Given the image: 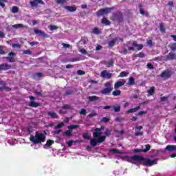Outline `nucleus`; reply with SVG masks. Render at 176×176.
I'll use <instances>...</instances> for the list:
<instances>
[{"instance_id":"obj_44","label":"nucleus","mask_w":176,"mask_h":176,"mask_svg":"<svg viewBox=\"0 0 176 176\" xmlns=\"http://www.w3.org/2000/svg\"><path fill=\"white\" fill-rule=\"evenodd\" d=\"M109 122H110V118H102V120H101V122H103V123H108Z\"/></svg>"},{"instance_id":"obj_5","label":"nucleus","mask_w":176,"mask_h":176,"mask_svg":"<svg viewBox=\"0 0 176 176\" xmlns=\"http://www.w3.org/2000/svg\"><path fill=\"white\" fill-rule=\"evenodd\" d=\"M112 21H118V23H122L124 21L123 13L121 12L112 14L111 16Z\"/></svg>"},{"instance_id":"obj_28","label":"nucleus","mask_w":176,"mask_h":176,"mask_svg":"<svg viewBox=\"0 0 176 176\" xmlns=\"http://www.w3.org/2000/svg\"><path fill=\"white\" fill-rule=\"evenodd\" d=\"M48 28L50 29V31H56L58 30V27L56 25H50Z\"/></svg>"},{"instance_id":"obj_58","label":"nucleus","mask_w":176,"mask_h":176,"mask_svg":"<svg viewBox=\"0 0 176 176\" xmlns=\"http://www.w3.org/2000/svg\"><path fill=\"white\" fill-rule=\"evenodd\" d=\"M120 53L124 54V55H126L127 54V50L126 49H124L122 51L119 52Z\"/></svg>"},{"instance_id":"obj_14","label":"nucleus","mask_w":176,"mask_h":176,"mask_svg":"<svg viewBox=\"0 0 176 176\" xmlns=\"http://www.w3.org/2000/svg\"><path fill=\"white\" fill-rule=\"evenodd\" d=\"M176 59V54L173 52H169L168 55H166V58L165 59V61L168 60H173Z\"/></svg>"},{"instance_id":"obj_4","label":"nucleus","mask_w":176,"mask_h":176,"mask_svg":"<svg viewBox=\"0 0 176 176\" xmlns=\"http://www.w3.org/2000/svg\"><path fill=\"white\" fill-rule=\"evenodd\" d=\"M113 88L111 82H107L104 83V88L100 91V94L103 95H109L113 91Z\"/></svg>"},{"instance_id":"obj_22","label":"nucleus","mask_w":176,"mask_h":176,"mask_svg":"<svg viewBox=\"0 0 176 176\" xmlns=\"http://www.w3.org/2000/svg\"><path fill=\"white\" fill-rule=\"evenodd\" d=\"M65 10H67L69 11H70L71 12H76L77 10V8L75 6H65L64 7Z\"/></svg>"},{"instance_id":"obj_47","label":"nucleus","mask_w":176,"mask_h":176,"mask_svg":"<svg viewBox=\"0 0 176 176\" xmlns=\"http://www.w3.org/2000/svg\"><path fill=\"white\" fill-rule=\"evenodd\" d=\"M82 138L87 140H89L90 139V136L87 133H83Z\"/></svg>"},{"instance_id":"obj_12","label":"nucleus","mask_w":176,"mask_h":176,"mask_svg":"<svg viewBox=\"0 0 176 176\" xmlns=\"http://www.w3.org/2000/svg\"><path fill=\"white\" fill-rule=\"evenodd\" d=\"M34 33L38 35V36H43V38H48V34L45 33L44 31L39 30V29H34Z\"/></svg>"},{"instance_id":"obj_38","label":"nucleus","mask_w":176,"mask_h":176,"mask_svg":"<svg viewBox=\"0 0 176 176\" xmlns=\"http://www.w3.org/2000/svg\"><path fill=\"white\" fill-rule=\"evenodd\" d=\"M151 148V146L150 144L145 145V149L143 150V153H147Z\"/></svg>"},{"instance_id":"obj_56","label":"nucleus","mask_w":176,"mask_h":176,"mask_svg":"<svg viewBox=\"0 0 176 176\" xmlns=\"http://www.w3.org/2000/svg\"><path fill=\"white\" fill-rule=\"evenodd\" d=\"M62 109H65V110H67V109H70V106L69 104H65L62 107Z\"/></svg>"},{"instance_id":"obj_25","label":"nucleus","mask_w":176,"mask_h":176,"mask_svg":"<svg viewBox=\"0 0 176 176\" xmlns=\"http://www.w3.org/2000/svg\"><path fill=\"white\" fill-rule=\"evenodd\" d=\"M100 99L99 97H98L97 96H89L88 97V100L90 102H94L96 100H98Z\"/></svg>"},{"instance_id":"obj_16","label":"nucleus","mask_w":176,"mask_h":176,"mask_svg":"<svg viewBox=\"0 0 176 176\" xmlns=\"http://www.w3.org/2000/svg\"><path fill=\"white\" fill-rule=\"evenodd\" d=\"M118 37H116L113 39H112L111 41H109L107 45H109V47H113V46H116V42L118 40Z\"/></svg>"},{"instance_id":"obj_39","label":"nucleus","mask_w":176,"mask_h":176,"mask_svg":"<svg viewBox=\"0 0 176 176\" xmlns=\"http://www.w3.org/2000/svg\"><path fill=\"white\" fill-rule=\"evenodd\" d=\"M109 74L107 70H103L100 73V76L102 78H106L107 74Z\"/></svg>"},{"instance_id":"obj_63","label":"nucleus","mask_w":176,"mask_h":176,"mask_svg":"<svg viewBox=\"0 0 176 176\" xmlns=\"http://www.w3.org/2000/svg\"><path fill=\"white\" fill-rule=\"evenodd\" d=\"M77 74L80 76H82L85 74V72L82 70H78Z\"/></svg>"},{"instance_id":"obj_60","label":"nucleus","mask_w":176,"mask_h":176,"mask_svg":"<svg viewBox=\"0 0 176 176\" xmlns=\"http://www.w3.org/2000/svg\"><path fill=\"white\" fill-rule=\"evenodd\" d=\"M142 134H144L143 132H135V137H139V136H140V135H142Z\"/></svg>"},{"instance_id":"obj_54","label":"nucleus","mask_w":176,"mask_h":176,"mask_svg":"<svg viewBox=\"0 0 176 176\" xmlns=\"http://www.w3.org/2000/svg\"><path fill=\"white\" fill-rule=\"evenodd\" d=\"M12 47H13V48H15V47L21 48V45L17 44V43H14V44H12Z\"/></svg>"},{"instance_id":"obj_30","label":"nucleus","mask_w":176,"mask_h":176,"mask_svg":"<svg viewBox=\"0 0 176 176\" xmlns=\"http://www.w3.org/2000/svg\"><path fill=\"white\" fill-rule=\"evenodd\" d=\"M56 3L60 5V6H64V4L67 3V0H55Z\"/></svg>"},{"instance_id":"obj_27","label":"nucleus","mask_w":176,"mask_h":176,"mask_svg":"<svg viewBox=\"0 0 176 176\" xmlns=\"http://www.w3.org/2000/svg\"><path fill=\"white\" fill-rule=\"evenodd\" d=\"M121 95V91L120 90H115L114 91H112V96L114 97H118Z\"/></svg>"},{"instance_id":"obj_2","label":"nucleus","mask_w":176,"mask_h":176,"mask_svg":"<svg viewBox=\"0 0 176 176\" xmlns=\"http://www.w3.org/2000/svg\"><path fill=\"white\" fill-rule=\"evenodd\" d=\"M130 161H137V162H144L143 163V166H145L146 167H151L154 164H157V162L159 161V160H150L146 157H144L142 155H135L129 157Z\"/></svg>"},{"instance_id":"obj_20","label":"nucleus","mask_w":176,"mask_h":176,"mask_svg":"<svg viewBox=\"0 0 176 176\" xmlns=\"http://www.w3.org/2000/svg\"><path fill=\"white\" fill-rule=\"evenodd\" d=\"M140 8V13L142 15H146V16H149V13L148 12H145L144 9H142V5L140 4L139 5Z\"/></svg>"},{"instance_id":"obj_31","label":"nucleus","mask_w":176,"mask_h":176,"mask_svg":"<svg viewBox=\"0 0 176 176\" xmlns=\"http://www.w3.org/2000/svg\"><path fill=\"white\" fill-rule=\"evenodd\" d=\"M47 115H49L50 118L53 119L57 118V114L55 112H47Z\"/></svg>"},{"instance_id":"obj_15","label":"nucleus","mask_w":176,"mask_h":176,"mask_svg":"<svg viewBox=\"0 0 176 176\" xmlns=\"http://www.w3.org/2000/svg\"><path fill=\"white\" fill-rule=\"evenodd\" d=\"M140 109H141V107L138 106L135 107V108L128 109V111H125V113H133L138 111Z\"/></svg>"},{"instance_id":"obj_29","label":"nucleus","mask_w":176,"mask_h":176,"mask_svg":"<svg viewBox=\"0 0 176 176\" xmlns=\"http://www.w3.org/2000/svg\"><path fill=\"white\" fill-rule=\"evenodd\" d=\"M160 31L164 33L166 32L165 25L164 23L160 24Z\"/></svg>"},{"instance_id":"obj_35","label":"nucleus","mask_w":176,"mask_h":176,"mask_svg":"<svg viewBox=\"0 0 176 176\" xmlns=\"http://www.w3.org/2000/svg\"><path fill=\"white\" fill-rule=\"evenodd\" d=\"M169 49L171 50L173 52L176 51V43L169 45Z\"/></svg>"},{"instance_id":"obj_52","label":"nucleus","mask_w":176,"mask_h":176,"mask_svg":"<svg viewBox=\"0 0 176 176\" xmlns=\"http://www.w3.org/2000/svg\"><path fill=\"white\" fill-rule=\"evenodd\" d=\"M23 54L32 55V52L29 50H26L23 51Z\"/></svg>"},{"instance_id":"obj_36","label":"nucleus","mask_w":176,"mask_h":176,"mask_svg":"<svg viewBox=\"0 0 176 176\" xmlns=\"http://www.w3.org/2000/svg\"><path fill=\"white\" fill-rule=\"evenodd\" d=\"M8 3V0H0V6L1 8H5L6 4Z\"/></svg>"},{"instance_id":"obj_64","label":"nucleus","mask_w":176,"mask_h":176,"mask_svg":"<svg viewBox=\"0 0 176 176\" xmlns=\"http://www.w3.org/2000/svg\"><path fill=\"white\" fill-rule=\"evenodd\" d=\"M3 90H6V91H11V88L6 86H3Z\"/></svg>"},{"instance_id":"obj_9","label":"nucleus","mask_w":176,"mask_h":176,"mask_svg":"<svg viewBox=\"0 0 176 176\" xmlns=\"http://www.w3.org/2000/svg\"><path fill=\"white\" fill-rule=\"evenodd\" d=\"M173 72L170 70H165L162 73H161V78H169L172 76Z\"/></svg>"},{"instance_id":"obj_46","label":"nucleus","mask_w":176,"mask_h":176,"mask_svg":"<svg viewBox=\"0 0 176 176\" xmlns=\"http://www.w3.org/2000/svg\"><path fill=\"white\" fill-rule=\"evenodd\" d=\"M93 33H94V34H100V29H98V28H95L93 30Z\"/></svg>"},{"instance_id":"obj_26","label":"nucleus","mask_w":176,"mask_h":176,"mask_svg":"<svg viewBox=\"0 0 176 176\" xmlns=\"http://www.w3.org/2000/svg\"><path fill=\"white\" fill-rule=\"evenodd\" d=\"M128 85H135V79L133 77H130L129 79H128V83H127Z\"/></svg>"},{"instance_id":"obj_6","label":"nucleus","mask_w":176,"mask_h":176,"mask_svg":"<svg viewBox=\"0 0 176 176\" xmlns=\"http://www.w3.org/2000/svg\"><path fill=\"white\" fill-rule=\"evenodd\" d=\"M114 10V7L100 9L98 12H96V16L100 17L101 16H103L104 14H107L109 13H111V10Z\"/></svg>"},{"instance_id":"obj_59","label":"nucleus","mask_w":176,"mask_h":176,"mask_svg":"<svg viewBox=\"0 0 176 176\" xmlns=\"http://www.w3.org/2000/svg\"><path fill=\"white\" fill-rule=\"evenodd\" d=\"M38 44V42H31V43H29V45H31L32 47L36 46Z\"/></svg>"},{"instance_id":"obj_18","label":"nucleus","mask_w":176,"mask_h":176,"mask_svg":"<svg viewBox=\"0 0 176 176\" xmlns=\"http://www.w3.org/2000/svg\"><path fill=\"white\" fill-rule=\"evenodd\" d=\"M104 65H106V67L107 68H109L111 67H113V65H114V61H113V59H111L109 61H104Z\"/></svg>"},{"instance_id":"obj_55","label":"nucleus","mask_w":176,"mask_h":176,"mask_svg":"<svg viewBox=\"0 0 176 176\" xmlns=\"http://www.w3.org/2000/svg\"><path fill=\"white\" fill-rule=\"evenodd\" d=\"M80 52L81 54L84 55H87V52H86V50L85 48L80 50Z\"/></svg>"},{"instance_id":"obj_45","label":"nucleus","mask_w":176,"mask_h":176,"mask_svg":"<svg viewBox=\"0 0 176 176\" xmlns=\"http://www.w3.org/2000/svg\"><path fill=\"white\" fill-rule=\"evenodd\" d=\"M63 126H64V122H60L56 126H55V129H61Z\"/></svg>"},{"instance_id":"obj_1","label":"nucleus","mask_w":176,"mask_h":176,"mask_svg":"<svg viewBox=\"0 0 176 176\" xmlns=\"http://www.w3.org/2000/svg\"><path fill=\"white\" fill-rule=\"evenodd\" d=\"M105 130V126H101L100 128H96L93 133V138L94 139H91L90 140V145L93 147L97 146L98 143L102 144L106 140V136L102 135V133H101V131Z\"/></svg>"},{"instance_id":"obj_21","label":"nucleus","mask_w":176,"mask_h":176,"mask_svg":"<svg viewBox=\"0 0 176 176\" xmlns=\"http://www.w3.org/2000/svg\"><path fill=\"white\" fill-rule=\"evenodd\" d=\"M101 23H102V24H103L106 26H108V25H111V21L109 19H107V18H105V17L102 19Z\"/></svg>"},{"instance_id":"obj_10","label":"nucleus","mask_w":176,"mask_h":176,"mask_svg":"<svg viewBox=\"0 0 176 176\" xmlns=\"http://www.w3.org/2000/svg\"><path fill=\"white\" fill-rule=\"evenodd\" d=\"M124 84H126L125 79H122L121 80V81H118L114 84V89L117 90L118 89H119V87H123Z\"/></svg>"},{"instance_id":"obj_3","label":"nucleus","mask_w":176,"mask_h":176,"mask_svg":"<svg viewBox=\"0 0 176 176\" xmlns=\"http://www.w3.org/2000/svg\"><path fill=\"white\" fill-rule=\"evenodd\" d=\"M45 140H46V136H45L43 133H38V131L36 132V135H34V136L31 135L30 137V141H31L34 144L45 142Z\"/></svg>"},{"instance_id":"obj_57","label":"nucleus","mask_w":176,"mask_h":176,"mask_svg":"<svg viewBox=\"0 0 176 176\" xmlns=\"http://www.w3.org/2000/svg\"><path fill=\"white\" fill-rule=\"evenodd\" d=\"M74 91L72 90H67L65 91V95H72Z\"/></svg>"},{"instance_id":"obj_62","label":"nucleus","mask_w":176,"mask_h":176,"mask_svg":"<svg viewBox=\"0 0 176 176\" xmlns=\"http://www.w3.org/2000/svg\"><path fill=\"white\" fill-rule=\"evenodd\" d=\"M146 111H140L139 113H138V116H142V115H144V114H146Z\"/></svg>"},{"instance_id":"obj_37","label":"nucleus","mask_w":176,"mask_h":176,"mask_svg":"<svg viewBox=\"0 0 176 176\" xmlns=\"http://www.w3.org/2000/svg\"><path fill=\"white\" fill-rule=\"evenodd\" d=\"M12 27L14 29H19V28H23V25L21 23H19V24L13 25Z\"/></svg>"},{"instance_id":"obj_49","label":"nucleus","mask_w":176,"mask_h":176,"mask_svg":"<svg viewBox=\"0 0 176 176\" xmlns=\"http://www.w3.org/2000/svg\"><path fill=\"white\" fill-rule=\"evenodd\" d=\"M147 68L150 70L154 69V66L152 65V63H147Z\"/></svg>"},{"instance_id":"obj_61","label":"nucleus","mask_w":176,"mask_h":176,"mask_svg":"<svg viewBox=\"0 0 176 176\" xmlns=\"http://www.w3.org/2000/svg\"><path fill=\"white\" fill-rule=\"evenodd\" d=\"M80 115H85L86 114V110L85 109H81L80 111Z\"/></svg>"},{"instance_id":"obj_43","label":"nucleus","mask_w":176,"mask_h":176,"mask_svg":"<svg viewBox=\"0 0 176 176\" xmlns=\"http://www.w3.org/2000/svg\"><path fill=\"white\" fill-rule=\"evenodd\" d=\"M112 108H113L114 112H120V109H121V107L118 106V107H114L113 106Z\"/></svg>"},{"instance_id":"obj_34","label":"nucleus","mask_w":176,"mask_h":176,"mask_svg":"<svg viewBox=\"0 0 176 176\" xmlns=\"http://www.w3.org/2000/svg\"><path fill=\"white\" fill-rule=\"evenodd\" d=\"M19 12V8L17 6L12 7L11 12L12 14H16Z\"/></svg>"},{"instance_id":"obj_11","label":"nucleus","mask_w":176,"mask_h":176,"mask_svg":"<svg viewBox=\"0 0 176 176\" xmlns=\"http://www.w3.org/2000/svg\"><path fill=\"white\" fill-rule=\"evenodd\" d=\"M8 57H6V60H8V61L9 63H15L16 60L14 59V56H16V54L15 52H11L10 53L8 54Z\"/></svg>"},{"instance_id":"obj_50","label":"nucleus","mask_w":176,"mask_h":176,"mask_svg":"<svg viewBox=\"0 0 176 176\" xmlns=\"http://www.w3.org/2000/svg\"><path fill=\"white\" fill-rule=\"evenodd\" d=\"M115 120H116V122H122V121H124V118H121V117H117L116 118H115Z\"/></svg>"},{"instance_id":"obj_13","label":"nucleus","mask_w":176,"mask_h":176,"mask_svg":"<svg viewBox=\"0 0 176 176\" xmlns=\"http://www.w3.org/2000/svg\"><path fill=\"white\" fill-rule=\"evenodd\" d=\"M12 68V66L11 65H8V63H3L0 65V70H10Z\"/></svg>"},{"instance_id":"obj_7","label":"nucleus","mask_w":176,"mask_h":176,"mask_svg":"<svg viewBox=\"0 0 176 176\" xmlns=\"http://www.w3.org/2000/svg\"><path fill=\"white\" fill-rule=\"evenodd\" d=\"M134 47H137L138 51H141L142 48H144V45L142 44H138L136 41L133 42L132 47H128V51H135Z\"/></svg>"},{"instance_id":"obj_40","label":"nucleus","mask_w":176,"mask_h":176,"mask_svg":"<svg viewBox=\"0 0 176 176\" xmlns=\"http://www.w3.org/2000/svg\"><path fill=\"white\" fill-rule=\"evenodd\" d=\"M111 131H110V129H107L106 131H104V137H109L111 135Z\"/></svg>"},{"instance_id":"obj_48","label":"nucleus","mask_w":176,"mask_h":176,"mask_svg":"<svg viewBox=\"0 0 176 176\" xmlns=\"http://www.w3.org/2000/svg\"><path fill=\"white\" fill-rule=\"evenodd\" d=\"M133 152L135 153H144V150L143 149H139V148H134Z\"/></svg>"},{"instance_id":"obj_17","label":"nucleus","mask_w":176,"mask_h":176,"mask_svg":"<svg viewBox=\"0 0 176 176\" xmlns=\"http://www.w3.org/2000/svg\"><path fill=\"white\" fill-rule=\"evenodd\" d=\"M29 107L32 108H38V107H41V103L36 102L35 101H31L29 102Z\"/></svg>"},{"instance_id":"obj_51","label":"nucleus","mask_w":176,"mask_h":176,"mask_svg":"<svg viewBox=\"0 0 176 176\" xmlns=\"http://www.w3.org/2000/svg\"><path fill=\"white\" fill-rule=\"evenodd\" d=\"M147 45L150 47L153 46V41L151 39H147Z\"/></svg>"},{"instance_id":"obj_53","label":"nucleus","mask_w":176,"mask_h":176,"mask_svg":"<svg viewBox=\"0 0 176 176\" xmlns=\"http://www.w3.org/2000/svg\"><path fill=\"white\" fill-rule=\"evenodd\" d=\"M137 56H138V57L140 58H143L145 57V54L140 52L139 54H137Z\"/></svg>"},{"instance_id":"obj_19","label":"nucleus","mask_w":176,"mask_h":176,"mask_svg":"<svg viewBox=\"0 0 176 176\" xmlns=\"http://www.w3.org/2000/svg\"><path fill=\"white\" fill-rule=\"evenodd\" d=\"M165 149L168 151H176V145H168V146H166Z\"/></svg>"},{"instance_id":"obj_23","label":"nucleus","mask_w":176,"mask_h":176,"mask_svg":"<svg viewBox=\"0 0 176 176\" xmlns=\"http://www.w3.org/2000/svg\"><path fill=\"white\" fill-rule=\"evenodd\" d=\"M148 96H153L155 94V87H151L150 89L147 91Z\"/></svg>"},{"instance_id":"obj_42","label":"nucleus","mask_w":176,"mask_h":176,"mask_svg":"<svg viewBox=\"0 0 176 176\" xmlns=\"http://www.w3.org/2000/svg\"><path fill=\"white\" fill-rule=\"evenodd\" d=\"M111 152L112 153L122 154V152H121L120 150H117V149H116V148H112V149L111 150Z\"/></svg>"},{"instance_id":"obj_41","label":"nucleus","mask_w":176,"mask_h":176,"mask_svg":"<svg viewBox=\"0 0 176 176\" xmlns=\"http://www.w3.org/2000/svg\"><path fill=\"white\" fill-rule=\"evenodd\" d=\"M54 140H47V142H45V146H50L52 145V144H54Z\"/></svg>"},{"instance_id":"obj_24","label":"nucleus","mask_w":176,"mask_h":176,"mask_svg":"<svg viewBox=\"0 0 176 176\" xmlns=\"http://www.w3.org/2000/svg\"><path fill=\"white\" fill-rule=\"evenodd\" d=\"M129 72H126V71H122L120 73L118 78H126L129 76Z\"/></svg>"},{"instance_id":"obj_33","label":"nucleus","mask_w":176,"mask_h":176,"mask_svg":"<svg viewBox=\"0 0 176 176\" xmlns=\"http://www.w3.org/2000/svg\"><path fill=\"white\" fill-rule=\"evenodd\" d=\"M80 127V125H69L67 126V129L69 131H71L72 129H78Z\"/></svg>"},{"instance_id":"obj_8","label":"nucleus","mask_w":176,"mask_h":176,"mask_svg":"<svg viewBox=\"0 0 176 176\" xmlns=\"http://www.w3.org/2000/svg\"><path fill=\"white\" fill-rule=\"evenodd\" d=\"M39 4L44 5L45 3L42 0H33L30 1V6H31L32 8H36Z\"/></svg>"},{"instance_id":"obj_32","label":"nucleus","mask_w":176,"mask_h":176,"mask_svg":"<svg viewBox=\"0 0 176 176\" xmlns=\"http://www.w3.org/2000/svg\"><path fill=\"white\" fill-rule=\"evenodd\" d=\"M66 137H72V130H67L65 131V134L63 135Z\"/></svg>"}]
</instances>
